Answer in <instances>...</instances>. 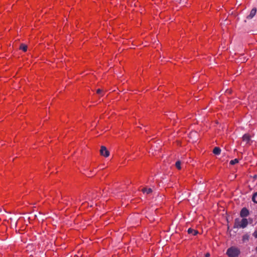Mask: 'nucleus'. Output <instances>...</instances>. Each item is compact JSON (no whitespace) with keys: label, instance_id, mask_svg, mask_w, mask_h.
I'll return each instance as SVG.
<instances>
[{"label":"nucleus","instance_id":"f257e3e1","mask_svg":"<svg viewBox=\"0 0 257 257\" xmlns=\"http://www.w3.org/2000/svg\"><path fill=\"white\" fill-rule=\"evenodd\" d=\"M248 224L247 219L243 218L240 220L239 218H236L234 221L233 227L244 228L247 226Z\"/></svg>","mask_w":257,"mask_h":257},{"label":"nucleus","instance_id":"f03ea898","mask_svg":"<svg viewBox=\"0 0 257 257\" xmlns=\"http://www.w3.org/2000/svg\"><path fill=\"white\" fill-rule=\"evenodd\" d=\"M240 253L239 250L235 247H230L227 250L226 254L229 257H237Z\"/></svg>","mask_w":257,"mask_h":257},{"label":"nucleus","instance_id":"7ed1b4c3","mask_svg":"<svg viewBox=\"0 0 257 257\" xmlns=\"http://www.w3.org/2000/svg\"><path fill=\"white\" fill-rule=\"evenodd\" d=\"M72 201L74 202V203L76 204L77 202H80L82 200H90V198L89 196V194L83 193L82 194H80L79 196L76 198L75 199L73 198L71 199Z\"/></svg>","mask_w":257,"mask_h":257},{"label":"nucleus","instance_id":"20e7f679","mask_svg":"<svg viewBox=\"0 0 257 257\" xmlns=\"http://www.w3.org/2000/svg\"><path fill=\"white\" fill-rule=\"evenodd\" d=\"M101 155L107 157L109 155V152L107 150L106 148L104 146H101L100 150Z\"/></svg>","mask_w":257,"mask_h":257},{"label":"nucleus","instance_id":"39448f33","mask_svg":"<svg viewBox=\"0 0 257 257\" xmlns=\"http://www.w3.org/2000/svg\"><path fill=\"white\" fill-rule=\"evenodd\" d=\"M256 13V9L255 8H253L250 12L249 14L246 17V20H244L245 22H246V20H250L252 19L255 15Z\"/></svg>","mask_w":257,"mask_h":257},{"label":"nucleus","instance_id":"423d86ee","mask_svg":"<svg viewBox=\"0 0 257 257\" xmlns=\"http://www.w3.org/2000/svg\"><path fill=\"white\" fill-rule=\"evenodd\" d=\"M249 215V211L248 210L245 208L243 207L240 212V216L241 217H247Z\"/></svg>","mask_w":257,"mask_h":257},{"label":"nucleus","instance_id":"0eeeda50","mask_svg":"<svg viewBox=\"0 0 257 257\" xmlns=\"http://www.w3.org/2000/svg\"><path fill=\"white\" fill-rule=\"evenodd\" d=\"M250 138L247 134H244L242 137L243 141L245 142L246 144L248 143L250 141Z\"/></svg>","mask_w":257,"mask_h":257},{"label":"nucleus","instance_id":"6e6552de","mask_svg":"<svg viewBox=\"0 0 257 257\" xmlns=\"http://www.w3.org/2000/svg\"><path fill=\"white\" fill-rule=\"evenodd\" d=\"M187 231L189 234H192L194 235H195L198 233V231L197 230L193 229L191 228H189Z\"/></svg>","mask_w":257,"mask_h":257},{"label":"nucleus","instance_id":"1a4fd4ad","mask_svg":"<svg viewBox=\"0 0 257 257\" xmlns=\"http://www.w3.org/2000/svg\"><path fill=\"white\" fill-rule=\"evenodd\" d=\"M213 153L215 155H219L221 153V149L219 147H215L213 149Z\"/></svg>","mask_w":257,"mask_h":257},{"label":"nucleus","instance_id":"9d476101","mask_svg":"<svg viewBox=\"0 0 257 257\" xmlns=\"http://www.w3.org/2000/svg\"><path fill=\"white\" fill-rule=\"evenodd\" d=\"M89 196L90 198V200L96 199L98 197L97 195H96L93 192L89 193Z\"/></svg>","mask_w":257,"mask_h":257},{"label":"nucleus","instance_id":"9b49d317","mask_svg":"<svg viewBox=\"0 0 257 257\" xmlns=\"http://www.w3.org/2000/svg\"><path fill=\"white\" fill-rule=\"evenodd\" d=\"M142 191L145 193H146L147 194H149L152 192V189L151 188L147 189L146 188H144L142 190Z\"/></svg>","mask_w":257,"mask_h":257},{"label":"nucleus","instance_id":"f8f14e48","mask_svg":"<svg viewBox=\"0 0 257 257\" xmlns=\"http://www.w3.org/2000/svg\"><path fill=\"white\" fill-rule=\"evenodd\" d=\"M20 49L26 52L27 50V46L24 44H21L20 46Z\"/></svg>","mask_w":257,"mask_h":257},{"label":"nucleus","instance_id":"ddd939ff","mask_svg":"<svg viewBox=\"0 0 257 257\" xmlns=\"http://www.w3.org/2000/svg\"><path fill=\"white\" fill-rule=\"evenodd\" d=\"M252 200L254 203H257V192L253 194Z\"/></svg>","mask_w":257,"mask_h":257},{"label":"nucleus","instance_id":"4468645a","mask_svg":"<svg viewBox=\"0 0 257 257\" xmlns=\"http://www.w3.org/2000/svg\"><path fill=\"white\" fill-rule=\"evenodd\" d=\"M238 162V160L237 159H235L234 160H231L230 161V164L231 165H234Z\"/></svg>","mask_w":257,"mask_h":257},{"label":"nucleus","instance_id":"2eb2a0df","mask_svg":"<svg viewBox=\"0 0 257 257\" xmlns=\"http://www.w3.org/2000/svg\"><path fill=\"white\" fill-rule=\"evenodd\" d=\"M175 166L176 168L178 169H181V162L178 161L176 162Z\"/></svg>","mask_w":257,"mask_h":257},{"label":"nucleus","instance_id":"dca6fc26","mask_svg":"<svg viewBox=\"0 0 257 257\" xmlns=\"http://www.w3.org/2000/svg\"><path fill=\"white\" fill-rule=\"evenodd\" d=\"M96 93L98 94H101L102 95H103V94L102 93V90L100 89H98L96 90Z\"/></svg>","mask_w":257,"mask_h":257},{"label":"nucleus","instance_id":"f3484780","mask_svg":"<svg viewBox=\"0 0 257 257\" xmlns=\"http://www.w3.org/2000/svg\"><path fill=\"white\" fill-rule=\"evenodd\" d=\"M248 236L247 235H244L243 236V240H248Z\"/></svg>","mask_w":257,"mask_h":257},{"label":"nucleus","instance_id":"a211bd4d","mask_svg":"<svg viewBox=\"0 0 257 257\" xmlns=\"http://www.w3.org/2000/svg\"><path fill=\"white\" fill-rule=\"evenodd\" d=\"M253 236L257 238V229L254 231V232L253 233Z\"/></svg>","mask_w":257,"mask_h":257},{"label":"nucleus","instance_id":"6ab92c4d","mask_svg":"<svg viewBox=\"0 0 257 257\" xmlns=\"http://www.w3.org/2000/svg\"><path fill=\"white\" fill-rule=\"evenodd\" d=\"M68 200H67V199H64L63 202H62V203L65 204L66 205H68Z\"/></svg>","mask_w":257,"mask_h":257},{"label":"nucleus","instance_id":"aec40b11","mask_svg":"<svg viewBox=\"0 0 257 257\" xmlns=\"http://www.w3.org/2000/svg\"><path fill=\"white\" fill-rule=\"evenodd\" d=\"M210 253L209 252H207L205 254V256L204 257H209L210 256Z\"/></svg>","mask_w":257,"mask_h":257},{"label":"nucleus","instance_id":"412c9836","mask_svg":"<svg viewBox=\"0 0 257 257\" xmlns=\"http://www.w3.org/2000/svg\"><path fill=\"white\" fill-rule=\"evenodd\" d=\"M255 250H256V252H257V246H256V248H255Z\"/></svg>","mask_w":257,"mask_h":257}]
</instances>
